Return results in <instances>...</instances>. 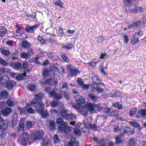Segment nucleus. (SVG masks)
Masks as SVG:
<instances>
[{
	"instance_id": "35",
	"label": "nucleus",
	"mask_w": 146,
	"mask_h": 146,
	"mask_svg": "<svg viewBox=\"0 0 146 146\" xmlns=\"http://www.w3.org/2000/svg\"><path fill=\"white\" fill-rule=\"evenodd\" d=\"M76 118V116L72 113L69 114L68 117L66 118V119L68 120H72L75 119Z\"/></svg>"
},
{
	"instance_id": "47",
	"label": "nucleus",
	"mask_w": 146,
	"mask_h": 146,
	"mask_svg": "<svg viewBox=\"0 0 146 146\" xmlns=\"http://www.w3.org/2000/svg\"><path fill=\"white\" fill-rule=\"evenodd\" d=\"M96 107L98 111L102 110L103 109H104V106H102L100 104L96 105Z\"/></svg>"
},
{
	"instance_id": "28",
	"label": "nucleus",
	"mask_w": 146,
	"mask_h": 146,
	"mask_svg": "<svg viewBox=\"0 0 146 146\" xmlns=\"http://www.w3.org/2000/svg\"><path fill=\"white\" fill-rule=\"evenodd\" d=\"M73 46V45L72 43H68L67 44L64 45L62 47L64 48L69 50L72 49Z\"/></svg>"
},
{
	"instance_id": "46",
	"label": "nucleus",
	"mask_w": 146,
	"mask_h": 146,
	"mask_svg": "<svg viewBox=\"0 0 146 146\" xmlns=\"http://www.w3.org/2000/svg\"><path fill=\"white\" fill-rule=\"evenodd\" d=\"M116 142L117 143H119L122 142L120 136H118L115 137Z\"/></svg>"
},
{
	"instance_id": "10",
	"label": "nucleus",
	"mask_w": 146,
	"mask_h": 146,
	"mask_svg": "<svg viewBox=\"0 0 146 146\" xmlns=\"http://www.w3.org/2000/svg\"><path fill=\"white\" fill-rule=\"evenodd\" d=\"M134 133V131L131 130V128L129 127H126L123 130V131L122 133V135L124 136L125 134H127L128 135H133Z\"/></svg>"
},
{
	"instance_id": "61",
	"label": "nucleus",
	"mask_w": 146,
	"mask_h": 146,
	"mask_svg": "<svg viewBox=\"0 0 146 146\" xmlns=\"http://www.w3.org/2000/svg\"><path fill=\"white\" fill-rule=\"evenodd\" d=\"M118 115V112L116 111H112L110 114V115L113 116H117Z\"/></svg>"
},
{
	"instance_id": "56",
	"label": "nucleus",
	"mask_w": 146,
	"mask_h": 146,
	"mask_svg": "<svg viewBox=\"0 0 146 146\" xmlns=\"http://www.w3.org/2000/svg\"><path fill=\"white\" fill-rule=\"evenodd\" d=\"M59 103V102H58L57 101H54L51 102V105L52 107H55L58 105Z\"/></svg>"
},
{
	"instance_id": "34",
	"label": "nucleus",
	"mask_w": 146,
	"mask_h": 146,
	"mask_svg": "<svg viewBox=\"0 0 146 146\" xmlns=\"http://www.w3.org/2000/svg\"><path fill=\"white\" fill-rule=\"evenodd\" d=\"M30 45L31 44L27 41H24L22 42V46L23 48H27L29 47Z\"/></svg>"
},
{
	"instance_id": "42",
	"label": "nucleus",
	"mask_w": 146,
	"mask_h": 146,
	"mask_svg": "<svg viewBox=\"0 0 146 146\" xmlns=\"http://www.w3.org/2000/svg\"><path fill=\"white\" fill-rule=\"evenodd\" d=\"M137 111V109L136 108L132 109L130 111L129 115L130 116H132L134 115Z\"/></svg>"
},
{
	"instance_id": "14",
	"label": "nucleus",
	"mask_w": 146,
	"mask_h": 146,
	"mask_svg": "<svg viewBox=\"0 0 146 146\" xmlns=\"http://www.w3.org/2000/svg\"><path fill=\"white\" fill-rule=\"evenodd\" d=\"M136 34H135L130 40L131 44L133 45L138 43L139 41V39L136 37Z\"/></svg>"
},
{
	"instance_id": "41",
	"label": "nucleus",
	"mask_w": 146,
	"mask_h": 146,
	"mask_svg": "<svg viewBox=\"0 0 146 146\" xmlns=\"http://www.w3.org/2000/svg\"><path fill=\"white\" fill-rule=\"evenodd\" d=\"M6 61L2 59L0 56V64L3 66H6L7 65Z\"/></svg>"
},
{
	"instance_id": "4",
	"label": "nucleus",
	"mask_w": 146,
	"mask_h": 146,
	"mask_svg": "<svg viewBox=\"0 0 146 146\" xmlns=\"http://www.w3.org/2000/svg\"><path fill=\"white\" fill-rule=\"evenodd\" d=\"M76 104H74L72 105V106L75 109L80 110V112L82 110V108L84 106L82 105L85 103L86 100L82 96H80L78 98H76Z\"/></svg>"
},
{
	"instance_id": "54",
	"label": "nucleus",
	"mask_w": 146,
	"mask_h": 146,
	"mask_svg": "<svg viewBox=\"0 0 146 146\" xmlns=\"http://www.w3.org/2000/svg\"><path fill=\"white\" fill-rule=\"evenodd\" d=\"M32 122L30 121L27 122L26 124V127L28 128H31L32 127Z\"/></svg>"
},
{
	"instance_id": "30",
	"label": "nucleus",
	"mask_w": 146,
	"mask_h": 146,
	"mask_svg": "<svg viewBox=\"0 0 146 146\" xmlns=\"http://www.w3.org/2000/svg\"><path fill=\"white\" fill-rule=\"evenodd\" d=\"M26 76V74L24 71V73L22 74H19L18 76H16L15 79L17 80H23L24 77Z\"/></svg>"
},
{
	"instance_id": "8",
	"label": "nucleus",
	"mask_w": 146,
	"mask_h": 146,
	"mask_svg": "<svg viewBox=\"0 0 146 146\" xmlns=\"http://www.w3.org/2000/svg\"><path fill=\"white\" fill-rule=\"evenodd\" d=\"M29 135L27 132H23L19 139H20L22 142H26L29 140Z\"/></svg>"
},
{
	"instance_id": "57",
	"label": "nucleus",
	"mask_w": 146,
	"mask_h": 146,
	"mask_svg": "<svg viewBox=\"0 0 146 146\" xmlns=\"http://www.w3.org/2000/svg\"><path fill=\"white\" fill-rule=\"evenodd\" d=\"M77 83L81 86L84 84L82 80L80 78H78L77 80Z\"/></svg>"
},
{
	"instance_id": "13",
	"label": "nucleus",
	"mask_w": 146,
	"mask_h": 146,
	"mask_svg": "<svg viewBox=\"0 0 146 146\" xmlns=\"http://www.w3.org/2000/svg\"><path fill=\"white\" fill-rule=\"evenodd\" d=\"M63 105H62L61 106V108H62L63 109L60 111V113L62 117L66 119L68 117L69 114L68 112V111L66 110L64 108H63Z\"/></svg>"
},
{
	"instance_id": "59",
	"label": "nucleus",
	"mask_w": 146,
	"mask_h": 146,
	"mask_svg": "<svg viewBox=\"0 0 146 146\" xmlns=\"http://www.w3.org/2000/svg\"><path fill=\"white\" fill-rule=\"evenodd\" d=\"M17 29L16 30V32L17 33H20L21 29H22V27L20 25H17L16 26Z\"/></svg>"
},
{
	"instance_id": "43",
	"label": "nucleus",
	"mask_w": 146,
	"mask_h": 146,
	"mask_svg": "<svg viewBox=\"0 0 146 146\" xmlns=\"http://www.w3.org/2000/svg\"><path fill=\"white\" fill-rule=\"evenodd\" d=\"M24 128V125L23 122H21L18 126V129L19 131H21L23 130Z\"/></svg>"
},
{
	"instance_id": "60",
	"label": "nucleus",
	"mask_w": 146,
	"mask_h": 146,
	"mask_svg": "<svg viewBox=\"0 0 146 146\" xmlns=\"http://www.w3.org/2000/svg\"><path fill=\"white\" fill-rule=\"evenodd\" d=\"M38 40L42 44L44 43L45 42L44 40L40 36H38Z\"/></svg>"
},
{
	"instance_id": "11",
	"label": "nucleus",
	"mask_w": 146,
	"mask_h": 146,
	"mask_svg": "<svg viewBox=\"0 0 146 146\" xmlns=\"http://www.w3.org/2000/svg\"><path fill=\"white\" fill-rule=\"evenodd\" d=\"M38 27V26L36 25L30 26H27L25 28V29L28 32L33 33L34 31Z\"/></svg>"
},
{
	"instance_id": "64",
	"label": "nucleus",
	"mask_w": 146,
	"mask_h": 146,
	"mask_svg": "<svg viewBox=\"0 0 146 146\" xmlns=\"http://www.w3.org/2000/svg\"><path fill=\"white\" fill-rule=\"evenodd\" d=\"M28 65L29 64L27 61H25L23 62V67L24 68H25L27 67L28 66Z\"/></svg>"
},
{
	"instance_id": "51",
	"label": "nucleus",
	"mask_w": 146,
	"mask_h": 146,
	"mask_svg": "<svg viewBox=\"0 0 146 146\" xmlns=\"http://www.w3.org/2000/svg\"><path fill=\"white\" fill-rule=\"evenodd\" d=\"M104 40V38L103 36H99L97 37V42L99 43L102 42Z\"/></svg>"
},
{
	"instance_id": "9",
	"label": "nucleus",
	"mask_w": 146,
	"mask_h": 146,
	"mask_svg": "<svg viewBox=\"0 0 146 146\" xmlns=\"http://www.w3.org/2000/svg\"><path fill=\"white\" fill-rule=\"evenodd\" d=\"M49 95L50 97H54L55 99L57 100L60 99L62 97L61 94H56L55 90H53L50 92Z\"/></svg>"
},
{
	"instance_id": "27",
	"label": "nucleus",
	"mask_w": 146,
	"mask_h": 146,
	"mask_svg": "<svg viewBox=\"0 0 146 146\" xmlns=\"http://www.w3.org/2000/svg\"><path fill=\"white\" fill-rule=\"evenodd\" d=\"M140 25V22H138L137 23H134L133 24L129 26L127 28H125L124 29L125 30H127L129 28H134L135 27L139 26Z\"/></svg>"
},
{
	"instance_id": "32",
	"label": "nucleus",
	"mask_w": 146,
	"mask_h": 146,
	"mask_svg": "<svg viewBox=\"0 0 146 146\" xmlns=\"http://www.w3.org/2000/svg\"><path fill=\"white\" fill-rule=\"evenodd\" d=\"M49 142V139L47 138H45L42 139V145L43 146H47Z\"/></svg>"
},
{
	"instance_id": "15",
	"label": "nucleus",
	"mask_w": 146,
	"mask_h": 146,
	"mask_svg": "<svg viewBox=\"0 0 146 146\" xmlns=\"http://www.w3.org/2000/svg\"><path fill=\"white\" fill-rule=\"evenodd\" d=\"M58 65L56 64H52L50 67V70L51 73L54 75V72L57 71L58 68Z\"/></svg>"
},
{
	"instance_id": "17",
	"label": "nucleus",
	"mask_w": 146,
	"mask_h": 146,
	"mask_svg": "<svg viewBox=\"0 0 146 146\" xmlns=\"http://www.w3.org/2000/svg\"><path fill=\"white\" fill-rule=\"evenodd\" d=\"M58 82L56 80H54L53 79H50L46 80L44 84H48L49 85H56Z\"/></svg>"
},
{
	"instance_id": "39",
	"label": "nucleus",
	"mask_w": 146,
	"mask_h": 146,
	"mask_svg": "<svg viewBox=\"0 0 146 146\" xmlns=\"http://www.w3.org/2000/svg\"><path fill=\"white\" fill-rule=\"evenodd\" d=\"M53 140L54 143H58L60 141V140L57 135H54L53 138Z\"/></svg>"
},
{
	"instance_id": "25",
	"label": "nucleus",
	"mask_w": 146,
	"mask_h": 146,
	"mask_svg": "<svg viewBox=\"0 0 146 146\" xmlns=\"http://www.w3.org/2000/svg\"><path fill=\"white\" fill-rule=\"evenodd\" d=\"M30 106L31 107H34V108H36V107L35 106H32L30 104H28L27 105V111L30 113H34L35 112V111L34 110H33L30 107Z\"/></svg>"
},
{
	"instance_id": "31",
	"label": "nucleus",
	"mask_w": 146,
	"mask_h": 146,
	"mask_svg": "<svg viewBox=\"0 0 146 146\" xmlns=\"http://www.w3.org/2000/svg\"><path fill=\"white\" fill-rule=\"evenodd\" d=\"M99 62V60H97V58H96L93 59L92 62L89 63L88 64L90 66H94Z\"/></svg>"
},
{
	"instance_id": "22",
	"label": "nucleus",
	"mask_w": 146,
	"mask_h": 146,
	"mask_svg": "<svg viewBox=\"0 0 146 146\" xmlns=\"http://www.w3.org/2000/svg\"><path fill=\"white\" fill-rule=\"evenodd\" d=\"M7 30L4 27H0V36L3 37L6 33Z\"/></svg>"
},
{
	"instance_id": "40",
	"label": "nucleus",
	"mask_w": 146,
	"mask_h": 146,
	"mask_svg": "<svg viewBox=\"0 0 146 146\" xmlns=\"http://www.w3.org/2000/svg\"><path fill=\"white\" fill-rule=\"evenodd\" d=\"M55 123L54 121H50L49 127L51 129H55Z\"/></svg>"
},
{
	"instance_id": "38",
	"label": "nucleus",
	"mask_w": 146,
	"mask_h": 146,
	"mask_svg": "<svg viewBox=\"0 0 146 146\" xmlns=\"http://www.w3.org/2000/svg\"><path fill=\"white\" fill-rule=\"evenodd\" d=\"M29 55L27 53H22L21 54V57L23 58L27 59L29 58L30 57L29 56Z\"/></svg>"
},
{
	"instance_id": "63",
	"label": "nucleus",
	"mask_w": 146,
	"mask_h": 146,
	"mask_svg": "<svg viewBox=\"0 0 146 146\" xmlns=\"http://www.w3.org/2000/svg\"><path fill=\"white\" fill-rule=\"evenodd\" d=\"M108 57V56L106 54H102L101 55L100 58L102 59H106Z\"/></svg>"
},
{
	"instance_id": "48",
	"label": "nucleus",
	"mask_w": 146,
	"mask_h": 146,
	"mask_svg": "<svg viewBox=\"0 0 146 146\" xmlns=\"http://www.w3.org/2000/svg\"><path fill=\"white\" fill-rule=\"evenodd\" d=\"M113 106L119 109H121L122 108V106L121 104H119L118 102L115 103L113 104Z\"/></svg>"
},
{
	"instance_id": "44",
	"label": "nucleus",
	"mask_w": 146,
	"mask_h": 146,
	"mask_svg": "<svg viewBox=\"0 0 146 146\" xmlns=\"http://www.w3.org/2000/svg\"><path fill=\"white\" fill-rule=\"evenodd\" d=\"M135 144L134 139L132 138L130 140L128 143V146H134Z\"/></svg>"
},
{
	"instance_id": "7",
	"label": "nucleus",
	"mask_w": 146,
	"mask_h": 146,
	"mask_svg": "<svg viewBox=\"0 0 146 146\" xmlns=\"http://www.w3.org/2000/svg\"><path fill=\"white\" fill-rule=\"evenodd\" d=\"M44 132L43 130H40L36 131L33 135V137L35 140H40L44 136Z\"/></svg>"
},
{
	"instance_id": "52",
	"label": "nucleus",
	"mask_w": 146,
	"mask_h": 146,
	"mask_svg": "<svg viewBox=\"0 0 146 146\" xmlns=\"http://www.w3.org/2000/svg\"><path fill=\"white\" fill-rule=\"evenodd\" d=\"M123 2L126 5L129 6L131 5V0H123Z\"/></svg>"
},
{
	"instance_id": "45",
	"label": "nucleus",
	"mask_w": 146,
	"mask_h": 146,
	"mask_svg": "<svg viewBox=\"0 0 146 146\" xmlns=\"http://www.w3.org/2000/svg\"><path fill=\"white\" fill-rule=\"evenodd\" d=\"M62 59L65 62H68L69 61V59L66 56L65 54H63L61 56Z\"/></svg>"
},
{
	"instance_id": "49",
	"label": "nucleus",
	"mask_w": 146,
	"mask_h": 146,
	"mask_svg": "<svg viewBox=\"0 0 146 146\" xmlns=\"http://www.w3.org/2000/svg\"><path fill=\"white\" fill-rule=\"evenodd\" d=\"M18 36L20 37V38L21 39H25L27 38V35H26L24 33L20 34L17 35Z\"/></svg>"
},
{
	"instance_id": "16",
	"label": "nucleus",
	"mask_w": 146,
	"mask_h": 146,
	"mask_svg": "<svg viewBox=\"0 0 146 146\" xmlns=\"http://www.w3.org/2000/svg\"><path fill=\"white\" fill-rule=\"evenodd\" d=\"M146 115V110L143 109L138 111L136 117L139 118L141 116H144Z\"/></svg>"
},
{
	"instance_id": "20",
	"label": "nucleus",
	"mask_w": 146,
	"mask_h": 146,
	"mask_svg": "<svg viewBox=\"0 0 146 146\" xmlns=\"http://www.w3.org/2000/svg\"><path fill=\"white\" fill-rule=\"evenodd\" d=\"M85 121H84V123L85 127L87 128H90L93 130L96 131L97 129V127L96 125L92 124H87L86 123Z\"/></svg>"
},
{
	"instance_id": "26",
	"label": "nucleus",
	"mask_w": 146,
	"mask_h": 146,
	"mask_svg": "<svg viewBox=\"0 0 146 146\" xmlns=\"http://www.w3.org/2000/svg\"><path fill=\"white\" fill-rule=\"evenodd\" d=\"M88 97L93 101L97 102L98 100V98L95 96L94 94H90L88 95Z\"/></svg>"
},
{
	"instance_id": "33",
	"label": "nucleus",
	"mask_w": 146,
	"mask_h": 146,
	"mask_svg": "<svg viewBox=\"0 0 146 146\" xmlns=\"http://www.w3.org/2000/svg\"><path fill=\"white\" fill-rule=\"evenodd\" d=\"M52 74L51 73L50 71H49L47 69L45 68L44 69L42 72V74L44 77H45L47 75L50 74Z\"/></svg>"
},
{
	"instance_id": "6",
	"label": "nucleus",
	"mask_w": 146,
	"mask_h": 146,
	"mask_svg": "<svg viewBox=\"0 0 146 146\" xmlns=\"http://www.w3.org/2000/svg\"><path fill=\"white\" fill-rule=\"evenodd\" d=\"M67 67L69 70L71 76H75L80 73V71L75 68L70 64L67 65Z\"/></svg>"
},
{
	"instance_id": "1",
	"label": "nucleus",
	"mask_w": 146,
	"mask_h": 146,
	"mask_svg": "<svg viewBox=\"0 0 146 146\" xmlns=\"http://www.w3.org/2000/svg\"><path fill=\"white\" fill-rule=\"evenodd\" d=\"M35 98L32 101L31 104H29L32 106L33 105L37 104L35 106L36 111L40 114L42 117L46 118L48 115V113L46 110H44V105L41 101H39L44 97L43 94L41 93L36 95Z\"/></svg>"
},
{
	"instance_id": "62",
	"label": "nucleus",
	"mask_w": 146,
	"mask_h": 146,
	"mask_svg": "<svg viewBox=\"0 0 146 146\" xmlns=\"http://www.w3.org/2000/svg\"><path fill=\"white\" fill-rule=\"evenodd\" d=\"M7 104L9 106H13V102L10 100H7Z\"/></svg>"
},
{
	"instance_id": "37",
	"label": "nucleus",
	"mask_w": 146,
	"mask_h": 146,
	"mask_svg": "<svg viewBox=\"0 0 146 146\" xmlns=\"http://www.w3.org/2000/svg\"><path fill=\"white\" fill-rule=\"evenodd\" d=\"M93 81L94 83L97 84H100V80L99 79L98 77L96 76H94L92 78Z\"/></svg>"
},
{
	"instance_id": "21",
	"label": "nucleus",
	"mask_w": 146,
	"mask_h": 146,
	"mask_svg": "<svg viewBox=\"0 0 146 146\" xmlns=\"http://www.w3.org/2000/svg\"><path fill=\"white\" fill-rule=\"evenodd\" d=\"M11 112V110L10 108H5L4 110H2V114L4 116H6L8 115Z\"/></svg>"
},
{
	"instance_id": "58",
	"label": "nucleus",
	"mask_w": 146,
	"mask_h": 146,
	"mask_svg": "<svg viewBox=\"0 0 146 146\" xmlns=\"http://www.w3.org/2000/svg\"><path fill=\"white\" fill-rule=\"evenodd\" d=\"M124 42L125 44H127L129 41V38L128 36L125 35L124 36Z\"/></svg>"
},
{
	"instance_id": "18",
	"label": "nucleus",
	"mask_w": 146,
	"mask_h": 146,
	"mask_svg": "<svg viewBox=\"0 0 146 146\" xmlns=\"http://www.w3.org/2000/svg\"><path fill=\"white\" fill-rule=\"evenodd\" d=\"M10 65L14 69L16 70L19 69L21 67V64L18 62L12 63L10 64Z\"/></svg>"
},
{
	"instance_id": "12",
	"label": "nucleus",
	"mask_w": 146,
	"mask_h": 146,
	"mask_svg": "<svg viewBox=\"0 0 146 146\" xmlns=\"http://www.w3.org/2000/svg\"><path fill=\"white\" fill-rule=\"evenodd\" d=\"M53 3L55 5L62 9H65L64 3L60 0H53Z\"/></svg>"
},
{
	"instance_id": "50",
	"label": "nucleus",
	"mask_w": 146,
	"mask_h": 146,
	"mask_svg": "<svg viewBox=\"0 0 146 146\" xmlns=\"http://www.w3.org/2000/svg\"><path fill=\"white\" fill-rule=\"evenodd\" d=\"M28 88L31 91H33L35 89L36 86L34 84H32L29 86Z\"/></svg>"
},
{
	"instance_id": "5",
	"label": "nucleus",
	"mask_w": 146,
	"mask_h": 146,
	"mask_svg": "<svg viewBox=\"0 0 146 146\" xmlns=\"http://www.w3.org/2000/svg\"><path fill=\"white\" fill-rule=\"evenodd\" d=\"M9 78L7 76H4L3 77L2 81L6 82V87L8 89H12L16 84V83L13 81H9Z\"/></svg>"
},
{
	"instance_id": "24",
	"label": "nucleus",
	"mask_w": 146,
	"mask_h": 146,
	"mask_svg": "<svg viewBox=\"0 0 146 146\" xmlns=\"http://www.w3.org/2000/svg\"><path fill=\"white\" fill-rule=\"evenodd\" d=\"M143 9L141 7H136L135 10H130V11L133 13H139L143 11Z\"/></svg>"
},
{
	"instance_id": "29",
	"label": "nucleus",
	"mask_w": 146,
	"mask_h": 146,
	"mask_svg": "<svg viewBox=\"0 0 146 146\" xmlns=\"http://www.w3.org/2000/svg\"><path fill=\"white\" fill-rule=\"evenodd\" d=\"M0 96L3 99L6 98L8 96V92L5 90H3L1 92Z\"/></svg>"
},
{
	"instance_id": "55",
	"label": "nucleus",
	"mask_w": 146,
	"mask_h": 146,
	"mask_svg": "<svg viewBox=\"0 0 146 146\" xmlns=\"http://www.w3.org/2000/svg\"><path fill=\"white\" fill-rule=\"evenodd\" d=\"M63 30V29L62 28H60L59 29L58 31V34L59 36H60V35H62L64 34V33Z\"/></svg>"
},
{
	"instance_id": "2",
	"label": "nucleus",
	"mask_w": 146,
	"mask_h": 146,
	"mask_svg": "<svg viewBox=\"0 0 146 146\" xmlns=\"http://www.w3.org/2000/svg\"><path fill=\"white\" fill-rule=\"evenodd\" d=\"M96 107V104L91 103H88L84 106L82 108V110L80 112L82 113L83 115L85 116L87 114L88 111H90L91 113L95 112V110Z\"/></svg>"
},
{
	"instance_id": "19",
	"label": "nucleus",
	"mask_w": 146,
	"mask_h": 146,
	"mask_svg": "<svg viewBox=\"0 0 146 146\" xmlns=\"http://www.w3.org/2000/svg\"><path fill=\"white\" fill-rule=\"evenodd\" d=\"M48 56L53 60H58L59 59V57L54 53H49L47 54Z\"/></svg>"
},
{
	"instance_id": "23",
	"label": "nucleus",
	"mask_w": 146,
	"mask_h": 146,
	"mask_svg": "<svg viewBox=\"0 0 146 146\" xmlns=\"http://www.w3.org/2000/svg\"><path fill=\"white\" fill-rule=\"evenodd\" d=\"M0 51L2 54L5 56H9L10 54V52L9 50L3 48H0Z\"/></svg>"
},
{
	"instance_id": "36",
	"label": "nucleus",
	"mask_w": 146,
	"mask_h": 146,
	"mask_svg": "<svg viewBox=\"0 0 146 146\" xmlns=\"http://www.w3.org/2000/svg\"><path fill=\"white\" fill-rule=\"evenodd\" d=\"M129 124L132 126L134 127H139V125L135 121H130L129 122Z\"/></svg>"
},
{
	"instance_id": "53",
	"label": "nucleus",
	"mask_w": 146,
	"mask_h": 146,
	"mask_svg": "<svg viewBox=\"0 0 146 146\" xmlns=\"http://www.w3.org/2000/svg\"><path fill=\"white\" fill-rule=\"evenodd\" d=\"M74 133L77 136H80L81 133V132L79 129H75L74 131Z\"/></svg>"
},
{
	"instance_id": "3",
	"label": "nucleus",
	"mask_w": 146,
	"mask_h": 146,
	"mask_svg": "<svg viewBox=\"0 0 146 146\" xmlns=\"http://www.w3.org/2000/svg\"><path fill=\"white\" fill-rule=\"evenodd\" d=\"M62 119L59 118L56 119V122L57 124H60L63 123L58 127V130L64 132L65 133H68L70 130L69 126L66 123H63Z\"/></svg>"
}]
</instances>
